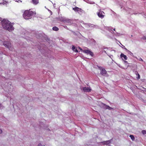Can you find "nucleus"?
Wrapping results in <instances>:
<instances>
[{
	"mask_svg": "<svg viewBox=\"0 0 146 146\" xmlns=\"http://www.w3.org/2000/svg\"><path fill=\"white\" fill-rule=\"evenodd\" d=\"M2 26L3 28L9 31H11L13 30V27L11 22L6 19H3L1 22Z\"/></svg>",
	"mask_w": 146,
	"mask_h": 146,
	"instance_id": "obj_1",
	"label": "nucleus"
},
{
	"mask_svg": "<svg viewBox=\"0 0 146 146\" xmlns=\"http://www.w3.org/2000/svg\"><path fill=\"white\" fill-rule=\"evenodd\" d=\"M35 14L36 13L35 11H31L30 9L24 11L23 17L24 19L27 20L31 19L33 15Z\"/></svg>",
	"mask_w": 146,
	"mask_h": 146,
	"instance_id": "obj_2",
	"label": "nucleus"
},
{
	"mask_svg": "<svg viewBox=\"0 0 146 146\" xmlns=\"http://www.w3.org/2000/svg\"><path fill=\"white\" fill-rule=\"evenodd\" d=\"M3 45L7 48L10 49V48L11 46V44L9 41H6L4 42L3 43Z\"/></svg>",
	"mask_w": 146,
	"mask_h": 146,
	"instance_id": "obj_3",
	"label": "nucleus"
},
{
	"mask_svg": "<svg viewBox=\"0 0 146 146\" xmlns=\"http://www.w3.org/2000/svg\"><path fill=\"white\" fill-rule=\"evenodd\" d=\"M72 9L75 11L78 12L79 14H80L82 12V9L81 8H79L78 7H76L73 8Z\"/></svg>",
	"mask_w": 146,
	"mask_h": 146,
	"instance_id": "obj_4",
	"label": "nucleus"
},
{
	"mask_svg": "<svg viewBox=\"0 0 146 146\" xmlns=\"http://www.w3.org/2000/svg\"><path fill=\"white\" fill-rule=\"evenodd\" d=\"M83 90L84 92H89L91 91L92 89L90 88V87H84L83 88Z\"/></svg>",
	"mask_w": 146,
	"mask_h": 146,
	"instance_id": "obj_5",
	"label": "nucleus"
},
{
	"mask_svg": "<svg viewBox=\"0 0 146 146\" xmlns=\"http://www.w3.org/2000/svg\"><path fill=\"white\" fill-rule=\"evenodd\" d=\"M102 13H104L103 11H101L98 13H97V15L99 17L102 19L104 17V15H103Z\"/></svg>",
	"mask_w": 146,
	"mask_h": 146,
	"instance_id": "obj_6",
	"label": "nucleus"
},
{
	"mask_svg": "<svg viewBox=\"0 0 146 146\" xmlns=\"http://www.w3.org/2000/svg\"><path fill=\"white\" fill-rule=\"evenodd\" d=\"M101 68V69L100 67V69H101V74L102 75L106 74L107 73L106 70L104 68Z\"/></svg>",
	"mask_w": 146,
	"mask_h": 146,
	"instance_id": "obj_7",
	"label": "nucleus"
},
{
	"mask_svg": "<svg viewBox=\"0 0 146 146\" xmlns=\"http://www.w3.org/2000/svg\"><path fill=\"white\" fill-rule=\"evenodd\" d=\"M120 56L122 60L124 59L125 60H127V57L123 53L121 54Z\"/></svg>",
	"mask_w": 146,
	"mask_h": 146,
	"instance_id": "obj_8",
	"label": "nucleus"
},
{
	"mask_svg": "<svg viewBox=\"0 0 146 146\" xmlns=\"http://www.w3.org/2000/svg\"><path fill=\"white\" fill-rule=\"evenodd\" d=\"M39 0H32V3L35 5H37L39 3Z\"/></svg>",
	"mask_w": 146,
	"mask_h": 146,
	"instance_id": "obj_9",
	"label": "nucleus"
},
{
	"mask_svg": "<svg viewBox=\"0 0 146 146\" xmlns=\"http://www.w3.org/2000/svg\"><path fill=\"white\" fill-rule=\"evenodd\" d=\"M110 143H111V141L110 140L107 141H105L102 142V143H103V145H106L109 144Z\"/></svg>",
	"mask_w": 146,
	"mask_h": 146,
	"instance_id": "obj_10",
	"label": "nucleus"
},
{
	"mask_svg": "<svg viewBox=\"0 0 146 146\" xmlns=\"http://www.w3.org/2000/svg\"><path fill=\"white\" fill-rule=\"evenodd\" d=\"M104 106H105V108L106 109H108L109 110H111L113 109V108H112L109 106L106 105V104H104Z\"/></svg>",
	"mask_w": 146,
	"mask_h": 146,
	"instance_id": "obj_11",
	"label": "nucleus"
},
{
	"mask_svg": "<svg viewBox=\"0 0 146 146\" xmlns=\"http://www.w3.org/2000/svg\"><path fill=\"white\" fill-rule=\"evenodd\" d=\"M135 74L136 75L138 76L137 77V78L138 79H139L140 78V76L138 73V72L137 71H136L135 72Z\"/></svg>",
	"mask_w": 146,
	"mask_h": 146,
	"instance_id": "obj_12",
	"label": "nucleus"
},
{
	"mask_svg": "<svg viewBox=\"0 0 146 146\" xmlns=\"http://www.w3.org/2000/svg\"><path fill=\"white\" fill-rule=\"evenodd\" d=\"M72 50L76 52H78V50L77 49H76V47L74 46H73L72 47Z\"/></svg>",
	"mask_w": 146,
	"mask_h": 146,
	"instance_id": "obj_13",
	"label": "nucleus"
},
{
	"mask_svg": "<svg viewBox=\"0 0 146 146\" xmlns=\"http://www.w3.org/2000/svg\"><path fill=\"white\" fill-rule=\"evenodd\" d=\"M52 30L53 31H57L59 29L56 27H54L52 28Z\"/></svg>",
	"mask_w": 146,
	"mask_h": 146,
	"instance_id": "obj_14",
	"label": "nucleus"
},
{
	"mask_svg": "<svg viewBox=\"0 0 146 146\" xmlns=\"http://www.w3.org/2000/svg\"><path fill=\"white\" fill-rule=\"evenodd\" d=\"M90 51L89 50H85L83 52L85 53H86L87 54H88L89 52H90Z\"/></svg>",
	"mask_w": 146,
	"mask_h": 146,
	"instance_id": "obj_15",
	"label": "nucleus"
},
{
	"mask_svg": "<svg viewBox=\"0 0 146 146\" xmlns=\"http://www.w3.org/2000/svg\"><path fill=\"white\" fill-rule=\"evenodd\" d=\"M129 137L131 138V139L133 141L134 140L135 138L134 136L133 135H130L129 136Z\"/></svg>",
	"mask_w": 146,
	"mask_h": 146,
	"instance_id": "obj_16",
	"label": "nucleus"
},
{
	"mask_svg": "<svg viewBox=\"0 0 146 146\" xmlns=\"http://www.w3.org/2000/svg\"><path fill=\"white\" fill-rule=\"evenodd\" d=\"M88 54H89L91 56H93L94 55V54L93 53L91 52V51L90 52H89Z\"/></svg>",
	"mask_w": 146,
	"mask_h": 146,
	"instance_id": "obj_17",
	"label": "nucleus"
},
{
	"mask_svg": "<svg viewBox=\"0 0 146 146\" xmlns=\"http://www.w3.org/2000/svg\"><path fill=\"white\" fill-rule=\"evenodd\" d=\"M88 54H89L91 56H93L94 55V54L93 53L91 52V51L90 52H89Z\"/></svg>",
	"mask_w": 146,
	"mask_h": 146,
	"instance_id": "obj_18",
	"label": "nucleus"
},
{
	"mask_svg": "<svg viewBox=\"0 0 146 146\" xmlns=\"http://www.w3.org/2000/svg\"><path fill=\"white\" fill-rule=\"evenodd\" d=\"M142 133L143 134H146V131L145 130H143L142 131Z\"/></svg>",
	"mask_w": 146,
	"mask_h": 146,
	"instance_id": "obj_19",
	"label": "nucleus"
},
{
	"mask_svg": "<svg viewBox=\"0 0 146 146\" xmlns=\"http://www.w3.org/2000/svg\"><path fill=\"white\" fill-rule=\"evenodd\" d=\"M38 146H44V145H42L41 144V143H39L38 145Z\"/></svg>",
	"mask_w": 146,
	"mask_h": 146,
	"instance_id": "obj_20",
	"label": "nucleus"
},
{
	"mask_svg": "<svg viewBox=\"0 0 146 146\" xmlns=\"http://www.w3.org/2000/svg\"><path fill=\"white\" fill-rule=\"evenodd\" d=\"M143 39L144 40H146V36H144L143 38Z\"/></svg>",
	"mask_w": 146,
	"mask_h": 146,
	"instance_id": "obj_21",
	"label": "nucleus"
},
{
	"mask_svg": "<svg viewBox=\"0 0 146 146\" xmlns=\"http://www.w3.org/2000/svg\"><path fill=\"white\" fill-rule=\"evenodd\" d=\"M2 132V131L1 129H0V133H1Z\"/></svg>",
	"mask_w": 146,
	"mask_h": 146,
	"instance_id": "obj_22",
	"label": "nucleus"
},
{
	"mask_svg": "<svg viewBox=\"0 0 146 146\" xmlns=\"http://www.w3.org/2000/svg\"><path fill=\"white\" fill-rule=\"evenodd\" d=\"M124 49H125V50H127V49L125 47Z\"/></svg>",
	"mask_w": 146,
	"mask_h": 146,
	"instance_id": "obj_23",
	"label": "nucleus"
},
{
	"mask_svg": "<svg viewBox=\"0 0 146 146\" xmlns=\"http://www.w3.org/2000/svg\"><path fill=\"white\" fill-rule=\"evenodd\" d=\"M1 104H0V107H1Z\"/></svg>",
	"mask_w": 146,
	"mask_h": 146,
	"instance_id": "obj_24",
	"label": "nucleus"
},
{
	"mask_svg": "<svg viewBox=\"0 0 146 146\" xmlns=\"http://www.w3.org/2000/svg\"><path fill=\"white\" fill-rule=\"evenodd\" d=\"M141 59V60H141V61H143V60H142L141 58V59Z\"/></svg>",
	"mask_w": 146,
	"mask_h": 146,
	"instance_id": "obj_25",
	"label": "nucleus"
},
{
	"mask_svg": "<svg viewBox=\"0 0 146 146\" xmlns=\"http://www.w3.org/2000/svg\"><path fill=\"white\" fill-rule=\"evenodd\" d=\"M125 62H127V61H125Z\"/></svg>",
	"mask_w": 146,
	"mask_h": 146,
	"instance_id": "obj_26",
	"label": "nucleus"
},
{
	"mask_svg": "<svg viewBox=\"0 0 146 146\" xmlns=\"http://www.w3.org/2000/svg\"><path fill=\"white\" fill-rule=\"evenodd\" d=\"M114 31H115V29H114Z\"/></svg>",
	"mask_w": 146,
	"mask_h": 146,
	"instance_id": "obj_27",
	"label": "nucleus"
},
{
	"mask_svg": "<svg viewBox=\"0 0 146 146\" xmlns=\"http://www.w3.org/2000/svg\"><path fill=\"white\" fill-rule=\"evenodd\" d=\"M1 19V17H0V19Z\"/></svg>",
	"mask_w": 146,
	"mask_h": 146,
	"instance_id": "obj_28",
	"label": "nucleus"
}]
</instances>
